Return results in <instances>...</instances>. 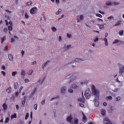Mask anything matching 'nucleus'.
I'll list each match as a JSON object with an SVG mask.
<instances>
[{"mask_svg": "<svg viewBox=\"0 0 124 124\" xmlns=\"http://www.w3.org/2000/svg\"><path fill=\"white\" fill-rule=\"evenodd\" d=\"M92 94V92H91V89L90 88L87 89L86 90L84 95L86 98V99H89L90 97H91V95Z\"/></svg>", "mask_w": 124, "mask_h": 124, "instance_id": "2", "label": "nucleus"}, {"mask_svg": "<svg viewBox=\"0 0 124 124\" xmlns=\"http://www.w3.org/2000/svg\"><path fill=\"white\" fill-rule=\"evenodd\" d=\"M32 4V1H30L26 3V5L27 6H31V5Z\"/></svg>", "mask_w": 124, "mask_h": 124, "instance_id": "24", "label": "nucleus"}, {"mask_svg": "<svg viewBox=\"0 0 124 124\" xmlns=\"http://www.w3.org/2000/svg\"><path fill=\"white\" fill-rule=\"evenodd\" d=\"M42 105H44L45 104V99H44L43 101L41 102Z\"/></svg>", "mask_w": 124, "mask_h": 124, "instance_id": "56", "label": "nucleus"}, {"mask_svg": "<svg viewBox=\"0 0 124 124\" xmlns=\"http://www.w3.org/2000/svg\"><path fill=\"white\" fill-rule=\"evenodd\" d=\"M1 74H2L3 76L5 77V75H6V73L4 71H1Z\"/></svg>", "mask_w": 124, "mask_h": 124, "instance_id": "48", "label": "nucleus"}, {"mask_svg": "<svg viewBox=\"0 0 124 124\" xmlns=\"http://www.w3.org/2000/svg\"><path fill=\"white\" fill-rule=\"evenodd\" d=\"M88 83H89V80L87 79H85L83 81H81L80 82V85H81V86H83V85H87Z\"/></svg>", "mask_w": 124, "mask_h": 124, "instance_id": "12", "label": "nucleus"}, {"mask_svg": "<svg viewBox=\"0 0 124 124\" xmlns=\"http://www.w3.org/2000/svg\"><path fill=\"white\" fill-rule=\"evenodd\" d=\"M79 19L80 21H83V20H84V16H83V15H80L79 16Z\"/></svg>", "mask_w": 124, "mask_h": 124, "instance_id": "46", "label": "nucleus"}, {"mask_svg": "<svg viewBox=\"0 0 124 124\" xmlns=\"http://www.w3.org/2000/svg\"><path fill=\"white\" fill-rule=\"evenodd\" d=\"M108 20H114V16H111L108 18Z\"/></svg>", "mask_w": 124, "mask_h": 124, "instance_id": "44", "label": "nucleus"}, {"mask_svg": "<svg viewBox=\"0 0 124 124\" xmlns=\"http://www.w3.org/2000/svg\"><path fill=\"white\" fill-rule=\"evenodd\" d=\"M94 101L96 107H98V106H99V102H98V100H96L95 98V99H94Z\"/></svg>", "mask_w": 124, "mask_h": 124, "instance_id": "15", "label": "nucleus"}, {"mask_svg": "<svg viewBox=\"0 0 124 124\" xmlns=\"http://www.w3.org/2000/svg\"><path fill=\"white\" fill-rule=\"evenodd\" d=\"M98 38H95L94 40H93V41L94 42H96V41H98Z\"/></svg>", "mask_w": 124, "mask_h": 124, "instance_id": "60", "label": "nucleus"}, {"mask_svg": "<svg viewBox=\"0 0 124 124\" xmlns=\"http://www.w3.org/2000/svg\"><path fill=\"white\" fill-rule=\"evenodd\" d=\"M24 82L25 83H29V82H30V80L28 78H25L24 79Z\"/></svg>", "mask_w": 124, "mask_h": 124, "instance_id": "53", "label": "nucleus"}, {"mask_svg": "<svg viewBox=\"0 0 124 124\" xmlns=\"http://www.w3.org/2000/svg\"><path fill=\"white\" fill-rule=\"evenodd\" d=\"M66 91V87L65 86H63L61 88V93H64Z\"/></svg>", "mask_w": 124, "mask_h": 124, "instance_id": "11", "label": "nucleus"}, {"mask_svg": "<svg viewBox=\"0 0 124 124\" xmlns=\"http://www.w3.org/2000/svg\"><path fill=\"white\" fill-rule=\"evenodd\" d=\"M3 31L5 33H6V32L8 31L7 28H4L3 29Z\"/></svg>", "mask_w": 124, "mask_h": 124, "instance_id": "54", "label": "nucleus"}, {"mask_svg": "<svg viewBox=\"0 0 124 124\" xmlns=\"http://www.w3.org/2000/svg\"><path fill=\"white\" fill-rule=\"evenodd\" d=\"M17 74V72L14 71L12 73V75L13 77H15V76Z\"/></svg>", "mask_w": 124, "mask_h": 124, "instance_id": "43", "label": "nucleus"}, {"mask_svg": "<svg viewBox=\"0 0 124 124\" xmlns=\"http://www.w3.org/2000/svg\"><path fill=\"white\" fill-rule=\"evenodd\" d=\"M116 101H119V100H121V97H117L115 98Z\"/></svg>", "mask_w": 124, "mask_h": 124, "instance_id": "55", "label": "nucleus"}, {"mask_svg": "<svg viewBox=\"0 0 124 124\" xmlns=\"http://www.w3.org/2000/svg\"><path fill=\"white\" fill-rule=\"evenodd\" d=\"M124 30H121L119 31V35H120V36H123V35H124Z\"/></svg>", "mask_w": 124, "mask_h": 124, "instance_id": "25", "label": "nucleus"}, {"mask_svg": "<svg viewBox=\"0 0 124 124\" xmlns=\"http://www.w3.org/2000/svg\"><path fill=\"white\" fill-rule=\"evenodd\" d=\"M67 36L68 37V38H71V35L70 34L67 33Z\"/></svg>", "mask_w": 124, "mask_h": 124, "instance_id": "62", "label": "nucleus"}, {"mask_svg": "<svg viewBox=\"0 0 124 124\" xmlns=\"http://www.w3.org/2000/svg\"><path fill=\"white\" fill-rule=\"evenodd\" d=\"M119 42V40L116 39L115 40L114 42H113V44H116L117 43H118Z\"/></svg>", "mask_w": 124, "mask_h": 124, "instance_id": "57", "label": "nucleus"}, {"mask_svg": "<svg viewBox=\"0 0 124 124\" xmlns=\"http://www.w3.org/2000/svg\"><path fill=\"white\" fill-rule=\"evenodd\" d=\"M114 93H118V91H120V88H115L114 90H112Z\"/></svg>", "mask_w": 124, "mask_h": 124, "instance_id": "36", "label": "nucleus"}, {"mask_svg": "<svg viewBox=\"0 0 124 124\" xmlns=\"http://www.w3.org/2000/svg\"><path fill=\"white\" fill-rule=\"evenodd\" d=\"M66 121L71 124L72 122V116L71 115L68 116L66 118Z\"/></svg>", "mask_w": 124, "mask_h": 124, "instance_id": "9", "label": "nucleus"}, {"mask_svg": "<svg viewBox=\"0 0 124 124\" xmlns=\"http://www.w3.org/2000/svg\"><path fill=\"white\" fill-rule=\"evenodd\" d=\"M98 26L100 29V30H103V29H104V25H103L98 24Z\"/></svg>", "mask_w": 124, "mask_h": 124, "instance_id": "32", "label": "nucleus"}, {"mask_svg": "<svg viewBox=\"0 0 124 124\" xmlns=\"http://www.w3.org/2000/svg\"><path fill=\"white\" fill-rule=\"evenodd\" d=\"M15 95L16 97L18 96V95H19V92H16L15 93Z\"/></svg>", "mask_w": 124, "mask_h": 124, "instance_id": "64", "label": "nucleus"}, {"mask_svg": "<svg viewBox=\"0 0 124 124\" xmlns=\"http://www.w3.org/2000/svg\"><path fill=\"white\" fill-rule=\"evenodd\" d=\"M64 49L65 51H68V50L71 49V45H68L66 46H64Z\"/></svg>", "mask_w": 124, "mask_h": 124, "instance_id": "8", "label": "nucleus"}, {"mask_svg": "<svg viewBox=\"0 0 124 124\" xmlns=\"http://www.w3.org/2000/svg\"><path fill=\"white\" fill-rule=\"evenodd\" d=\"M82 120L83 122H86L87 121V117H86V116H85V114H84V112H82Z\"/></svg>", "mask_w": 124, "mask_h": 124, "instance_id": "23", "label": "nucleus"}, {"mask_svg": "<svg viewBox=\"0 0 124 124\" xmlns=\"http://www.w3.org/2000/svg\"><path fill=\"white\" fill-rule=\"evenodd\" d=\"M83 61H84V60L81 59V58H76L74 60V61H72L69 63H68V64H71L72 63H74V62H83Z\"/></svg>", "mask_w": 124, "mask_h": 124, "instance_id": "3", "label": "nucleus"}, {"mask_svg": "<svg viewBox=\"0 0 124 124\" xmlns=\"http://www.w3.org/2000/svg\"><path fill=\"white\" fill-rule=\"evenodd\" d=\"M14 85L15 89L17 90V89L19 88V84H18V82H15Z\"/></svg>", "mask_w": 124, "mask_h": 124, "instance_id": "19", "label": "nucleus"}, {"mask_svg": "<svg viewBox=\"0 0 124 124\" xmlns=\"http://www.w3.org/2000/svg\"><path fill=\"white\" fill-rule=\"evenodd\" d=\"M99 13H101V14H102L103 15H104L105 14V13L104 12H102L101 11H99Z\"/></svg>", "mask_w": 124, "mask_h": 124, "instance_id": "61", "label": "nucleus"}, {"mask_svg": "<svg viewBox=\"0 0 124 124\" xmlns=\"http://www.w3.org/2000/svg\"><path fill=\"white\" fill-rule=\"evenodd\" d=\"M37 91V88H35L31 93V95H30L29 98H31V97L33 96V94L35 93Z\"/></svg>", "mask_w": 124, "mask_h": 124, "instance_id": "10", "label": "nucleus"}, {"mask_svg": "<svg viewBox=\"0 0 124 124\" xmlns=\"http://www.w3.org/2000/svg\"><path fill=\"white\" fill-rule=\"evenodd\" d=\"M25 19H29V18H30V16H29V15H28V13H26L25 14Z\"/></svg>", "mask_w": 124, "mask_h": 124, "instance_id": "38", "label": "nucleus"}, {"mask_svg": "<svg viewBox=\"0 0 124 124\" xmlns=\"http://www.w3.org/2000/svg\"><path fill=\"white\" fill-rule=\"evenodd\" d=\"M79 106L80 107H82V108H84V104H83V103H79Z\"/></svg>", "mask_w": 124, "mask_h": 124, "instance_id": "52", "label": "nucleus"}, {"mask_svg": "<svg viewBox=\"0 0 124 124\" xmlns=\"http://www.w3.org/2000/svg\"><path fill=\"white\" fill-rule=\"evenodd\" d=\"M11 99H13V100H14V99H15V96L14 94L12 95V96L11 97Z\"/></svg>", "mask_w": 124, "mask_h": 124, "instance_id": "58", "label": "nucleus"}, {"mask_svg": "<svg viewBox=\"0 0 124 124\" xmlns=\"http://www.w3.org/2000/svg\"><path fill=\"white\" fill-rule=\"evenodd\" d=\"M78 120L77 118H75L74 119V121H72V122H71V124H78Z\"/></svg>", "mask_w": 124, "mask_h": 124, "instance_id": "13", "label": "nucleus"}, {"mask_svg": "<svg viewBox=\"0 0 124 124\" xmlns=\"http://www.w3.org/2000/svg\"><path fill=\"white\" fill-rule=\"evenodd\" d=\"M120 25H121V21H118L117 23H116L114 26L115 27H117L118 26H120Z\"/></svg>", "mask_w": 124, "mask_h": 124, "instance_id": "42", "label": "nucleus"}, {"mask_svg": "<svg viewBox=\"0 0 124 124\" xmlns=\"http://www.w3.org/2000/svg\"><path fill=\"white\" fill-rule=\"evenodd\" d=\"M103 40L105 41V45L106 46H108L109 45V43H108V39H107L106 38H105L103 39Z\"/></svg>", "mask_w": 124, "mask_h": 124, "instance_id": "17", "label": "nucleus"}, {"mask_svg": "<svg viewBox=\"0 0 124 124\" xmlns=\"http://www.w3.org/2000/svg\"><path fill=\"white\" fill-rule=\"evenodd\" d=\"M3 108L4 111H6V110H7V105L6 103L3 104Z\"/></svg>", "mask_w": 124, "mask_h": 124, "instance_id": "18", "label": "nucleus"}, {"mask_svg": "<svg viewBox=\"0 0 124 124\" xmlns=\"http://www.w3.org/2000/svg\"><path fill=\"white\" fill-rule=\"evenodd\" d=\"M21 75L22 77H24L26 75V71L24 70H21Z\"/></svg>", "mask_w": 124, "mask_h": 124, "instance_id": "16", "label": "nucleus"}, {"mask_svg": "<svg viewBox=\"0 0 124 124\" xmlns=\"http://www.w3.org/2000/svg\"><path fill=\"white\" fill-rule=\"evenodd\" d=\"M5 23H6V26L8 25V24H9V25H10V26H12V22L10 21V22H9V23H8V22L7 20H5Z\"/></svg>", "mask_w": 124, "mask_h": 124, "instance_id": "27", "label": "nucleus"}, {"mask_svg": "<svg viewBox=\"0 0 124 124\" xmlns=\"http://www.w3.org/2000/svg\"><path fill=\"white\" fill-rule=\"evenodd\" d=\"M49 62H50V61L47 60L46 61V62H44L42 64L41 67H42V69H43V70H44L45 69V68L46 67V66H47V64H49Z\"/></svg>", "mask_w": 124, "mask_h": 124, "instance_id": "5", "label": "nucleus"}, {"mask_svg": "<svg viewBox=\"0 0 124 124\" xmlns=\"http://www.w3.org/2000/svg\"><path fill=\"white\" fill-rule=\"evenodd\" d=\"M8 29L10 31H11L13 30V27H12V25L8 26Z\"/></svg>", "mask_w": 124, "mask_h": 124, "instance_id": "31", "label": "nucleus"}, {"mask_svg": "<svg viewBox=\"0 0 124 124\" xmlns=\"http://www.w3.org/2000/svg\"><path fill=\"white\" fill-rule=\"evenodd\" d=\"M71 88L74 90H77V89H79V86L75 83H73L71 85Z\"/></svg>", "mask_w": 124, "mask_h": 124, "instance_id": "7", "label": "nucleus"}, {"mask_svg": "<svg viewBox=\"0 0 124 124\" xmlns=\"http://www.w3.org/2000/svg\"><path fill=\"white\" fill-rule=\"evenodd\" d=\"M30 13L32 15L33 14H36L37 13V8L34 7L30 10Z\"/></svg>", "mask_w": 124, "mask_h": 124, "instance_id": "4", "label": "nucleus"}, {"mask_svg": "<svg viewBox=\"0 0 124 124\" xmlns=\"http://www.w3.org/2000/svg\"><path fill=\"white\" fill-rule=\"evenodd\" d=\"M60 98V96H57L56 97H54L50 99V101H52V100H54V99H58V98Z\"/></svg>", "mask_w": 124, "mask_h": 124, "instance_id": "30", "label": "nucleus"}, {"mask_svg": "<svg viewBox=\"0 0 124 124\" xmlns=\"http://www.w3.org/2000/svg\"><path fill=\"white\" fill-rule=\"evenodd\" d=\"M29 118V113H26L25 117V120H28V118Z\"/></svg>", "mask_w": 124, "mask_h": 124, "instance_id": "51", "label": "nucleus"}, {"mask_svg": "<svg viewBox=\"0 0 124 124\" xmlns=\"http://www.w3.org/2000/svg\"><path fill=\"white\" fill-rule=\"evenodd\" d=\"M101 114L102 116H105V115H106V111L105 109H102L101 111Z\"/></svg>", "mask_w": 124, "mask_h": 124, "instance_id": "21", "label": "nucleus"}, {"mask_svg": "<svg viewBox=\"0 0 124 124\" xmlns=\"http://www.w3.org/2000/svg\"><path fill=\"white\" fill-rule=\"evenodd\" d=\"M32 73H33V70H30L28 72V75H32Z\"/></svg>", "mask_w": 124, "mask_h": 124, "instance_id": "35", "label": "nucleus"}, {"mask_svg": "<svg viewBox=\"0 0 124 124\" xmlns=\"http://www.w3.org/2000/svg\"><path fill=\"white\" fill-rule=\"evenodd\" d=\"M36 63V61H33V62H32V64L33 65H35Z\"/></svg>", "mask_w": 124, "mask_h": 124, "instance_id": "63", "label": "nucleus"}, {"mask_svg": "<svg viewBox=\"0 0 124 124\" xmlns=\"http://www.w3.org/2000/svg\"><path fill=\"white\" fill-rule=\"evenodd\" d=\"M106 99L108 100H111V99H113V97L111 96H108L106 97Z\"/></svg>", "mask_w": 124, "mask_h": 124, "instance_id": "33", "label": "nucleus"}, {"mask_svg": "<svg viewBox=\"0 0 124 124\" xmlns=\"http://www.w3.org/2000/svg\"><path fill=\"white\" fill-rule=\"evenodd\" d=\"M61 12H62V9H59L58 11L56 12V15H59Z\"/></svg>", "mask_w": 124, "mask_h": 124, "instance_id": "37", "label": "nucleus"}, {"mask_svg": "<svg viewBox=\"0 0 124 124\" xmlns=\"http://www.w3.org/2000/svg\"><path fill=\"white\" fill-rule=\"evenodd\" d=\"M82 98H79L78 99V101H81V102H85V98H84V96H83V93H82Z\"/></svg>", "mask_w": 124, "mask_h": 124, "instance_id": "14", "label": "nucleus"}, {"mask_svg": "<svg viewBox=\"0 0 124 124\" xmlns=\"http://www.w3.org/2000/svg\"><path fill=\"white\" fill-rule=\"evenodd\" d=\"M121 44H124V42L123 41L119 40L118 41V45H121Z\"/></svg>", "mask_w": 124, "mask_h": 124, "instance_id": "45", "label": "nucleus"}, {"mask_svg": "<svg viewBox=\"0 0 124 124\" xmlns=\"http://www.w3.org/2000/svg\"><path fill=\"white\" fill-rule=\"evenodd\" d=\"M8 59L9 61H12V60H13V56H12L11 54H9Z\"/></svg>", "mask_w": 124, "mask_h": 124, "instance_id": "26", "label": "nucleus"}, {"mask_svg": "<svg viewBox=\"0 0 124 124\" xmlns=\"http://www.w3.org/2000/svg\"><path fill=\"white\" fill-rule=\"evenodd\" d=\"M11 119H14V118H17V114L15 113L14 114L12 115L11 116Z\"/></svg>", "mask_w": 124, "mask_h": 124, "instance_id": "28", "label": "nucleus"}, {"mask_svg": "<svg viewBox=\"0 0 124 124\" xmlns=\"http://www.w3.org/2000/svg\"><path fill=\"white\" fill-rule=\"evenodd\" d=\"M68 93H73V90L71 88H69L68 90Z\"/></svg>", "mask_w": 124, "mask_h": 124, "instance_id": "40", "label": "nucleus"}, {"mask_svg": "<svg viewBox=\"0 0 124 124\" xmlns=\"http://www.w3.org/2000/svg\"><path fill=\"white\" fill-rule=\"evenodd\" d=\"M77 77H74V78L70 79L69 80V84H70V83H72V82H73V81H74V80H76Z\"/></svg>", "mask_w": 124, "mask_h": 124, "instance_id": "22", "label": "nucleus"}, {"mask_svg": "<svg viewBox=\"0 0 124 124\" xmlns=\"http://www.w3.org/2000/svg\"><path fill=\"white\" fill-rule=\"evenodd\" d=\"M92 90L93 95H95L96 100H99V91L95 88L94 85H92Z\"/></svg>", "mask_w": 124, "mask_h": 124, "instance_id": "1", "label": "nucleus"}, {"mask_svg": "<svg viewBox=\"0 0 124 124\" xmlns=\"http://www.w3.org/2000/svg\"><path fill=\"white\" fill-rule=\"evenodd\" d=\"M8 122H9V118L7 117V118L5 119V124H7V123H8Z\"/></svg>", "mask_w": 124, "mask_h": 124, "instance_id": "47", "label": "nucleus"}, {"mask_svg": "<svg viewBox=\"0 0 124 124\" xmlns=\"http://www.w3.org/2000/svg\"><path fill=\"white\" fill-rule=\"evenodd\" d=\"M104 124H112V122L110 121L109 118L106 117L104 119Z\"/></svg>", "mask_w": 124, "mask_h": 124, "instance_id": "6", "label": "nucleus"}, {"mask_svg": "<svg viewBox=\"0 0 124 124\" xmlns=\"http://www.w3.org/2000/svg\"><path fill=\"white\" fill-rule=\"evenodd\" d=\"M5 39H6L5 36H4L2 38H1V43L3 44V41H4V40H5Z\"/></svg>", "mask_w": 124, "mask_h": 124, "instance_id": "34", "label": "nucleus"}, {"mask_svg": "<svg viewBox=\"0 0 124 124\" xmlns=\"http://www.w3.org/2000/svg\"><path fill=\"white\" fill-rule=\"evenodd\" d=\"M21 55H22V57H24V55H25V51H24V50H22Z\"/></svg>", "mask_w": 124, "mask_h": 124, "instance_id": "59", "label": "nucleus"}, {"mask_svg": "<svg viewBox=\"0 0 124 124\" xmlns=\"http://www.w3.org/2000/svg\"><path fill=\"white\" fill-rule=\"evenodd\" d=\"M52 31H53V32H56V31H57V28H56V27H53L51 28Z\"/></svg>", "mask_w": 124, "mask_h": 124, "instance_id": "41", "label": "nucleus"}, {"mask_svg": "<svg viewBox=\"0 0 124 124\" xmlns=\"http://www.w3.org/2000/svg\"><path fill=\"white\" fill-rule=\"evenodd\" d=\"M96 17H99V18H102V16L99 14H96Z\"/></svg>", "mask_w": 124, "mask_h": 124, "instance_id": "50", "label": "nucleus"}, {"mask_svg": "<svg viewBox=\"0 0 124 124\" xmlns=\"http://www.w3.org/2000/svg\"><path fill=\"white\" fill-rule=\"evenodd\" d=\"M33 107H34V110H37L38 106L37 104H34Z\"/></svg>", "mask_w": 124, "mask_h": 124, "instance_id": "49", "label": "nucleus"}, {"mask_svg": "<svg viewBox=\"0 0 124 124\" xmlns=\"http://www.w3.org/2000/svg\"><path fill=\"white\" fill-rule=\"evenodd\" d=\"M72 77V74H70L69 75H67L65 78V79L66 80H67L68 79H70V78H71V77Z\"/></svg>", "mask_w": 124, "mask_h": 124, "instance_id": "20", "label": "nucleus"}, {"mask_svg": "<svg viewBox=\"0 0 124 124\" xmlns=\"http://www.w3.org/2000/svg\"><path fill=\"white\" fill-rule=\"evenodd\" d=\"M6 92L8 93H11V87H9L6 89Z\"/></svg>", "mask_w": 124, "mask_h": 124, "instance_id": "29", "label": "nucleus"}, {"mask_svg": "<svg viewBox=\"0 0 124 124\" xmlns=\"http://www.w3.org/2000/svg\"><path fill=\"white\" fill-rule=\"evenodd\" d=\"M106 5H108V6H110V5H112V2L108 1H107L106 3Z\"/></svg>", "mask_w": 124, "mask_h": 124, "instance_id": "39", "label": "nucleus"}]
</instances>
